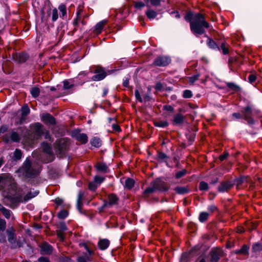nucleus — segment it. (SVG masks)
Masks as SVG:
<instances>
[{
	"label": "nucleus",
	"mask_w": 262,
	"mask_h": 262,
	"mask_svg": "<svg viewBox=\"0 0 262 262\" xmlns=\"http://www.w3.org/2000/svg\"><path fill=\"white\" fill-rule=\"evenodd\" d=\"M39 262H50L48 257L41 256L38 259Z\"/></svg>",
	"instance_id": "nucleus-64"
},
{
	"label": "nucleus",
	"mask_w": 262,
	"mask_h": 262,
	"mask_svg": "<svg viewBox=\"0 0 262 262\" xmlns=\"http://www.w3.org/2000/svg\"><path fill=\"white\" fill-rule=\"evenodd\" d=\"M145 6H146V3L142 1H137L134 3V7L137 9L141 10Z\"/></svg>",
	"instance_id": "nucleus-46"
},
{
	"label": "nucleus",
	"mask_w": 262,
	"mask_h": 262,
	"mask_svg": "<svg viewBox=\"0 0 262 262\" xmlns=\"http://www.w3.org/2000/svg\"><path fill=\"white\" fill-rule=\"evenodd\" d=\"M156 191V190L154 186L150 185L149 187H147L146 189H145V190L143 192V195H144V196L147 197L150 194L154 193Z\"/></svg>",
	"instance_id": "nucleus-37"
},
{
	"label": "nucleus",
	"mask_w": 262,
	"mask_h": 262,
	"mask_svg": "<svg viewBox=\"0 0 262 262\" xmlns=\"http://www.w3.org/2000/svg\"><path fill=\"white\" fill-rule=\"evenodd\" d=\"M51 15L52 17V21L53 22L56 21L58 18V12L57 9L54 8L53 9H51V8L49 7L47 10L46 15L45 12L43 10L41 11L42 20L47 21Z\"/></svg>",
	"instance_id": "nucleus-7"
},
{
	"label": "nucleus",
	"mask_w": 262,
	"mask_h": 262,
	"mask_svg": "<svg viewBox=\"0 0 262 262\" xmlns=\"http://www.w3.org/2000/svg\"><path fill=\"white\" fill-rule=\"evenodd\" d=\"M30 112V110L27 104L24 105L21 108V115L23 117L27 116Z\"/></svg>",
	"instance_id": "nucleus-43"
},
{
	"label": "nucleus",
	"mask_w": 262,
	"mask_h": 262,
	"mask_svg": "<svg viewBox=\"0 0 262 262\" xmlns=\"http://www.w3.org/2000/svg\"><path fill=\"white\" fill-rule=\"evenodd\" d=\"M84 16H76V17L73 19L72 24L74 26V29L72 31L73 34L75 33L77 30L78 28L79 27L80 24H81L82 25L84 26L86 25V21L84 20Z\"/></svg>",
	"instance_id": "nucleus-16"
},
{
	"label": "nucleus",
	"mask_w": 262,
	"mask_h": 262,
	"mask_svg": "<svg viewBox=\"0 0 262 262\" xmlns=\"http://www.w3.org/2000/svg\"><path fill=\"white\" fill-rule=\"evenodd\" d=\"M262 250V245L260 243L256 242L253 244L252 251L253 254L257 255L260 254Z\"/></svg>",
	"instance_id": "nucleus-22"
},
{
	"label": "nucleus",
	"mask_w": 262,
	"mask_h": 262,
	"mask_svg": "<svg viewBox=\"0 0 262 262\" xmlns=\"http://www.w3.org/2000/svg\"><path fill=\"white\" fill-rule=\"evenodd\" d=\"M110 245V241L107 239H100L98 243V246L101 250L106 249Z\"/></svg>",
	"instance_id": "nucleus-24"
},
{
	"label": "nucleus",
	"mask_w": 262,
	"mask_h": 262,
	"mask_svg": "<svg viewBox=\"0 0 262 262\" xmlns=\"http://www.w3.org/2000/svg\"><path fill=\"white\" fill-rule=\"evenodd\" d=\"M68 215V212L66 210H62L57 214V216L60 219H64Z\"/></svg>",
	"instance_id": "nucleus-50"
},
{
	"label": "nucleus",
	"mask_w": 262,
	"mask_h": 262,
	"mask_svg": "<svg viewBox=\"0 0 262 262\" xmlns=\"http://www.w3.org/2000/svg\"><path fill=\"white\" fill-rule=\"evenodd\" d=\"M148 7L149 8L146 11L145 14L148 19H153L156 17L158 13L157 11L150 8V6Z\"/></svg>",
	"instance_id": "nucleus-31"
},
{
	"label": "nucleus",
	"mask_w": 262,
	"mask_h": 262,
	"mask_svg": "<svg viewBox=\"0 0 262 262\" xmlns=\"http://www.w3.org/2000/svg\"><path fill=\"white\" fill-rule=\"evenodd\" d=\"M26 188V186L20 187H17V189L14 190L15 194L8 193L5 196L4 204L10 208L14 209L18 206L20 203H26L39 193L38 191H35L33 192L29 191L23 196V190Z\"/></svg>",
	"instance_id": "nucleus-2"
},
{
	"label": "nucleus",
	"mask_w": 262,
	"mask_h": 262,
	"mask_svg": "<svg viewBox=\"0 0 262 262\" xmlns=\"http://www.w3.org/2000/svg\"><path fill=\"white\" fill-rule=\"evenodd\" d=\"M0 211L7 219H9L12 214V212L10 210L4 207L1 203Z\"/></svg>",
	"instance_id": "nucleus-27"
},
{
	"label": "nucleus",
	"mask_w": 262,
	"mask_h": 262,
	"mask_svg": "<svg viewBox=\"0 0 262 262\" xmlns=\"http://www.w3.org/2000/svg\"><path fill=\"white\" fill-rule=\"evenodd\" d=\"M72 136L76 140L81 142L82 144H85L88 142V137L86 134L81 133L78 130H74L72 132Z\"/></svg>",
	"instance_id": "nucleus-11"
},
{
	"label": "nucleus",
	"mask_w": 262,
	"mask_h": 262,
	"mask_svg": "<svg viewBox=\"0 0 262 262\" xmlns=\"http://www.w3.org/2000/svg\"><path fill=\"white\" fill-rule=\"evenodd\" d=\"M184 18L189 23L190 29L193 35L199 37L205 34L204 36L207 37L206 43L208 47L215 51L220 50V47L216 42L205 34V29H210L211 26L203 14L189 11L185 14Z\"/></svg>",
	"instance_id": "nucleus-1"
},
{
	"label": "nucleus",
	"mask_w": 262,
	"mask_h": 262,
	"mask_svg": "<svg viewBox=\"0 0 262 262\" xmlns=\"http://www.w3.org/2000/svg\"><path fill=\"white\" fill-rule=\"evenodd\" d=\"M147 7H149V4L154 7H158L161 5L162 0H144Z\"/></svg>",
	"instance_id": "nucleus-32"
},
{
	"label": "nucleus",
	"mask_w": 262,
	"mask_h": 262,
	"mask_svg": "<svg viewBox=\"0 0 262 262\" xmlns=\"http://www.w3.org/2000/svg\"><path fill=\"white\" fill-rule=\"evenodd\" d=\"M135 181L130 178H127L125 180L124 187L125 189L130 190L135 185Z\"/></svg>",
	"instance_id": "nucleus-29"
},
{
	"label": "nucleus",
	"mask_w": 262,
	"mask_h": 262,
	"mask_svg": "<svg viewBox=\"0 0 262 262\" xmlns=\"http://www.w3.org/2000/svg\"><path fill=\"white\" fill-rule=\"evenodd\" d=\"M30 93L33 98H36L39 95L40 89L38 87L34 86L31 88Z\"/></svg>",
	"instance_id": "nucleus-38"
},
{
	"label": "nucleus",
	"mask_w": 262,
	"mask_h": 262,
	"mask_svg": "<svg viewBox=\"0 0 262 262\" xmlns=\"http://www.w3.org/2000/svg\"><path fill=\"white\" fill-rule=\"evenodd\" d=\"M241 112L244 119L247 121L249 124H253L254 123V120L251 117L252 112L251 107L247 106L243 108Z\"/></svg>",
	"instance_id": "nucleus-12"
},
{
	"label": "nucleus",
	"mask_w": 262,
	"mask_h": 262,
	"mask_svg": "<svg viewBox=\"0 0 262 262\" xmlns=\"http://www.w3.org/2000/svg\"><path fill=\"white\" fill-rule=\"evenodd\" d=\"M176 192L179 194H184L189 192L188 186H177L174 188Z\"/></svg>",
	"instance_id": "nucleus-23"
},
{
	"label": "nucleus",
	"mask_w": 262,
	"mask_h": 262,
	"mask_svg": "<svg viewBox=\"0 0 262 262\" xmlns=\"http://www.w3.org/2000/svg\"><path fill=\"white\" fill-rule=\"evenodd\" d=\"M185 121V117L181 113H177L173 116V119L171 120L172 124L174 125H180L184 123Z\"/></svg>",
	"instance_id": "nucleus-19"
},
{
	"label": "nucleus",
	"mask_w": 262,
	"mask_h": 262,
	"mask_svg": "<svg viewBox=\"0 0 262 262\" xmlns=\"http://www.w3.org/2000/svg\"><path fill=\"white\" fill-rule=\"evenodd\" d=\"M247 178L245 177H241L240 178H237L234 180V184H235L236 185L239 186L242 184L245 181H246Z\"/></svg>",
	"instance_id": "nucleus-51"
},
{
	"label": "nucleus",
	"mask_w": 262,
	"mask_h": 262,
	"mask_svg": "<svg viewBox=\"0 0 262 262\" xmlns=\"http://www.w3.org/2000/svg\"><path fill=\"white\" fill-rule=\"evenodd\" d=\"M41 120L47 125H55L56 120L52 115L48 113H43L41 116Z\"/></svg>",
	"instance_id": "nucleus-14"
},
{
	"label": "nucleus",
	"mask_w": 262,
	"mask_h": 262,
	"mask_svg": "<svg viewBox=\"0 0 262 262\" xmlns=\"http://www.w3.org/2000/svg\"><path fill=\"white\" fill-rule=\"evenodd\" d=\"M201 75L200 73H196L194 75L192 76L188 77V81L189 83L191 84H193L196 80L199 79V78L200 77Z\"/></svg>",
	"instance_id": "nucleus-44"
},
{
	"label": "nucleus",
	"mask_w": 262,
	"mask_h": 262,
	"mask_svg": "<svg viewBox=\"0 0 262 262\" xmlns=\"http://www.w3.org/2000/svg\"><path fill=\"white\" fill-rule=\"evenodd\" d=\"M209 215V213L206 212H201L200 213L199 220L201 223H204L208 220Z\"/></svg>",
	"instance_id": "nucleus-40"
},
{
	"label": "nucleus",
	"mask_w": 262,
	"mask_h": 262,
	"mask_svg": "<svg viewBox=\"0 0 262 262\" xmlns=\"http://www.w3.org/2000/svg\"><path fill=\"white\" fill-rule=\"evenodd\" d=\"M227 86L230 90L235 92H238L241 90L240 87L233 82H227Z\"/></svg>",
	"instance_id": "nucleus-41"
},
{
	"label": "nucleus",
	"mask_w": 262,
	"mask_h": 262,
	"mask_svg": "<svg viewBox=\"0 0 262 262\" xmlns=\"http://www.w3.org/2000/svg\"><path fill=\"white\" fill-rule=\"evenodd\" d=\"M257 226V223L256 221L254 222H248L246 223V227L250 231L255 230Z\"/></svg>",
	"instance_id": "nucleus-42"
},
{
	"label": "nucleus",
	"mask_w": 262,
	"mask_h": 262,
	"mask_svg": "<svg viewBox=\"0 0 262 262\" xmlns=\"http://www.w3.org/2000/svg\"><path fill=\"white\" fill-rule=\"evenodd\" d=\"M220 47V51H221L223 54L227 55L229 53V45L226 42L223 41L221 43Z\"/></svg>",
	"instance_id": "nucleus-28"
},
{
	"label": "nucleus",
	"mask_w": 262,
	"mask_h": 262,
	"mask_svg": "<svg viewBox=\"0 0 262 262\" xmlns=\"http://www.w3.org/2000/svg\"><path fill=\"white\" fill-rule=\"evenodd\" d=\"M248 251L249 247L247 245H244L240 249L236 250L235 253L246 255L248 253Z\"/></svg>",
	"instance_id": "nucleus-34"
},
{
	"label": "nucleus",
	"mask_w": 262,
	"mask_h": 262,
	"mask_svg": "<svg viewBox=\"0 0 262 262\" xmlns=\"http://www.w3.org/2000/svg\"><path fill=\"white\" fill-rule=\"evenodd\" d=\"M151 185L154 186L156 191H166L169 189L167 183L160 178L151 181Z\"/></svg>",
	"instance_id": "nucleus-8"
},
{
	"label": "nucleus",
	"mask_w": 262,
	"mask_h": 262,
	"mask_svg": "<svg viewBox=\"0 0 262 262\" xmlns=\"http://www.w3.org/2000/svg\"><path fill=\"white\" fill-rule=\"evenodd\" d=\"M108 201H105L109 207H112L113 205H116L118 204L119 200V198L116 194L114 193H111L108 195L107 196Z\"/></svg>",
	"instance_id": "nucleus-18"
},
{
	"label": "nucleus",
	"mask_w": 262,
	"mask_h": 262,
	"mask_svg": "<svg viewBox=\"0 0 262 262\" xmlns=\"http://www.w3.org/2000/svg\"><path fill=\"white\" fill-rule=\"evenodd\" d=\"M90 142L92 146H93L95 147H99L101 145V140L98 137H94L91 140Z\"/></svg>",
	"instance_id": "nucleus-36"
},
{
	"label": "nucleus",
	"mask_w": 262,
	"mask_h": 262,
	"mask_svg": "<svg viewBox=\"0 0 262 262\" xmlns=\"http://www.w3.org/2000/svg\"><path fill=\"white\" fill-rule=\"evenodd\" d=\"M29 56L26 53H21L16 54L15 59L19 63H24L27 61Z\"/></svg>",
	"instance_id": "nucleus-26"
},
{
	"label": "nucleus",
	"mask_w": 262,
	"mask_h": 262,
	"mask_svg": "<svg viewBox=\"0 0 262 262\" xmlns=\"http://www.w3.org/2000/svg\"><path fill=\"white\" fill-rule=\"evenodd\" d=\"M155 88L157 91H161L163 90V85L161 82H157Z\"/></svg>",
	"instance_id": "nucleus-62"
},
{
	"label": "nucleus",
	"mask_w": 262,
	"mask_h": 262,
	"mask_svg": "<svg viewBox=\"0 0 262 262\" xmlns=\"http://www.w3.org/2000/svg\"><path fill=\"white\" fill-rule=\"evenodd\" d=\"M97 187L98 185L95 181L91 182L89 184L88 188L89 190L92 191H95L97 188Z\"/></svg>",
	"instance_id": "nucleus-52"
},
{
	"label": "nucleus",
	"mask_w": 262,
	"mask_h": 262,
	"mask_svg": "<svg viewBox=\"0 0 262 262\" xmlns=\"http://www.w3.org/2000/svg\"><path fill=\"white\" fill-rule=\"evenodd\" d=\"M107 21L105 20H103L99 23H98L95 26L94 32L96 34H100L104 27V26L106 24Z\"/></svg>",
	"instance_id": "nucleus-21"
},
{
	"label": "nucleus",
	"mask_w": 262,
	"mask_h": 262,
	"mask_svg": "<svg viewBox=\"0 0 262 262\" xmlns=\"http://www.w3.org/2000/svg\"><path fill=\"white\" fill-rule=\"evenodd\" d=\"M187 171L186 169H183L180 171H178L176 174V178L177 179H180L183 177H184L186 174Z\"/></svg>",
	"instance_id": "nucleus-55"
},
{
	"label": "nucleus",
	"mask_w": 262,
	"mask_h": 262,
	"mask_svg": "<svg viewBox=\"0 0 262 262\" xmlns=\"http://www.w3.org/2000/svg\"><path fill=\"white\" fill-rule=\"evenodd\" d=\"M6 228V222L4 219H0V232H3Z\"/></svg>",
	"instance_id": "nucleus-54"
},
{
	"label": "nucleus",
	"mask_w": 262,
	"mask_h": 262,
	"mask_svg": "<svg viewBox=\"0 0 262 262\" xmlns=\"http://www.w3.org/2000/svg\"><path fill=\"white\" fill-rule=\"evenodd\" d=\"M105 180V178L102 177L96 176L94 177V181H95L97 184H101Z\"/></svg>",
	"instance_id": "nucleus-57"
},
{
	"label": "nucleus",
	"mask_w": 262,
	"mask_h": 262,
	"mask_svg": "<svg viewBox=\"0 0 262 262\" xmlns=\"http://www.w3.org/2000/svg\"><path fill=\"white\" fill-rule=\"evenodd\" d=\"M163 110L170 112L171 113H173L174 108L170 105H164L163 106Z\"/></svg>",
	"instance_id": "nucleus-59"
},
{
	"label": "nucleus",
	"mask_w": 262,
	"mask_h": 262,
	"mask_svg": "<svg viewBox=\"0 0 262 262\" xmlns=\"http://www.w3.org/2000/svg\"><path fill=\"white\" fill-rule=\"evenodd\" d=\"M63 89L64 90H69V89L72 88L74 86V84H70L68 80H66L63 81Z\"/></svg>",
	"instance_id": "nucleus-56"
},
{
	"label": "nucleus",
	"mask_w": 262,
	"mask_h": 262,
	"mask_svg": "<svg viewBox=\"0 0 262 262\" xmlns=\"http://www.w3.org/2000/svg\"><path fill=\"white\" fill-rule=\"evenodd\" d=\"M192 93L190 90H186L183 92V97L184 98H190L192 97Z\"/></svg>",
	"instance_id": "nucleus-53"
},
{
	"label": "nucleus",
	"mask_w": 262,
	"mask_h": 262,
	"mask_svg": "<svg viewBox=\"0 0 262 262\" xmlns=\"http://www.w3.org/2000/svg\"><path fill=\"white\" fill-rule=\"evenodd\" d=\"M236 61V59L234 57H230L228 59V64L231 70H233L232 64Z\"/></svg>",
	"instance_id": "nucleus-60"
},
{
	"label": "nucleus",
	"mask_w": 262,
	"mask_h": 262,
	"mask_svg": "<svg viewBox=\"0 0 262 262\" xmlns=\"http://www.w3.org/2000/svg\"><path fill=\"white\" fill-rule=\"evenodd\" d=\"M23 153L20 149H16L13 153L12 159L14 161L20 160L21 159Z\"/></svg>",
	"instance_id": "nucleus-33"
},
{
	"label": "nucleus",
	"mask_w": 262,
	"mask_h": 262,
	"mask_svg": "<svg viewBox=\"0 0 262 262\" xmlns=\"http://www.w3.org/2000/svg\"><path fill=\"white\" fill-rule=\"evenodd\" d=\"M42 147L43 152L50 155H53L52 148L48 143H43Z\"/></svg>",
	"instance_id": "nucleus-35"
},
{
	"label": "nucleus",
	"mask_w": 262,
	"mask_h": 262,
	"mask_svg": "<svg viewBox=\"0 0 262 262\" xmlns=\"http://www.w3.org/2000/svg\"><path fill=\"white\" fill-rule=\"evenodd\" d=\"M40 248L41 254L51 255L53 252V248L47 242L42 243L40 246Z\"/></svg>",
	"instance_id": "nucleus-17"
},
{
	"label": "nucleus",
	"mask_w": 262,
	"mask_h": 262,
	"mask_svg": "<svg viewBox=\"0 0 262 262\" xmlns=\"http://www.w3.org/2000/svg\"><path fill=\"white\" fill-rule=\"evenodd\" d=\"M59 262H74L70 258L67 256H61L59 258Z\"/></svg>",
	"instance_id": "nucleus-58"
},
{
	"label": "nucleus",
	"mask_w": 262,
	"mask_h": 262,
	"mask_svg": "<svg viewBox=\"0 0 262 262\" xmlns=\"http://www.w3.org/2000/svg\"><path fill=\"white\" fill-rule=\"evenodd\" d=\"M58 10H59L60 14L59 16L62 19H64L67 17V7L64 4H61L58 6Z\"/></svg>",
	"instance_id": "nucleus-30"
},
{
	"label": "nucleus",
	"mask_w": 262,
	"mask_h": 262,
	"mask_svg": "<svg viewBox=\"0 0 262 262\" xmlns=\"http://www.w3.org/2000/svg\"><path fill=\"white\" fill-rule=\"evenodd\" d=\"M112 128L114 131L117 132H120L121 131L120 127L116 123L112 124Z\"/></svg>",
	"instance_id": "nucleus-63"
},
{
	"label": "nucleus",
	"mask_w": 262,
	"mask_h": 262,
	"mask_svg": "<svg viewBox=\"0 0 262 262\" xmlns=\"http://www.w3.org/2000/svg\"><path fill=\"white\" fill-rule=\"evenodd\" d=\"M32 129L34 137L37 139L41 137L45 133V128L39 122L35 123L32 125Z\"/></svg>",
	"instance_id": "nucleus-10"
},
{
	"label": "nucleus",
	"mask_w": 262,
	"mask_h": 262,
	"mask_svg": "<svg viewBox=\"0 0 262 262\" xmlns=\"http://www.w3.org/2000/svg\"><path fill=\"white\" fill-rule=\"evenodd\" d=\"M169 157L165 153L162 151H158L156 160L160 162H167Z\"/></svg>",
	"instance_id": "nucleus-25"
},
{
	"label": "nucleus",
	"mask_w": 262,
	"mask_h": 262,
	"mask_svg": "<svg viewBox=\"0 0 262 262\" xmlns=\"http://www.w3.org/2000/svg\"><path fill=\"white\" fill-rule=\"evenodd\" d=\"M11 140L14 142H18L20 140V136L16 132L12 131L10 135Z\"/></svg>",
	"instance_id": "nucleus-39"
},
{
	"label": "nucleus",
	"mask_w": 262,
	"mask_h": 262,
	"mask_svg": "<svg viewBox=\"0 0 262 262\" xmlns=\"http://www.w3.org/2000/svg\"><path fill=\"white\" fill-rule=\"evenodd\" d=\"M95 168L97 171L104 173L109 172L110 170L106 164L99 162L95 165Z\"/></svg>",
	"instance_id": "nucleus-20"
},
{
	"label": "nucleus",
	"mask_w": 262,
	"mask_h": 262,
	"mask_svg": "<svg viewBox=\"0 0 262 262\" xmlns=\"http://www.w3.org/2000/svg\"><path fill=\"white\" fill-rule=\"evenodd\" d=\"M6 233L7 234L8 241L11 245V249H16L23 246L24 241L20 240L19 239H17L16 234L13 228L8 229L6 230Z\"/></svg>",
	"instance_id": "nucleus-6"
},
{
	"label": "nucleus",
	"mask_w": 262,
	"mask_h": 262,
	"mask_svg": "<svg viewBox=\"0 0 262 262\" xmlns=\"http://www.w3.org/2000/svg\"><path fill=\"white\" fill-rule=\"evenodd\" d=\"M234 185V183L231 181H224L221 183L217 189L220 192H227L231 189Z\"/></svg>",
	"instance_id": "nucleus-15"
},
{
	"label": "nucleus",
	"mask_w": 262,
	"mask_h": 262,
	"mask_svg": "<svg viewBox=\"0 0 262 262\" xmlns=\"http://www.w3.org/2000/svg\"><path fill=\"white\" fill-rule=\"evenodd\" d=\"M66 144L67 143L64 139H61L59 141L58 148L60 152L62 151L66 148Z\"/></svg>",
	"instance_id": "nucleus-47"
},
{
	"label": "nucleus",
	"mask_w": 262,
	"mask_h": 262,
	"mask_svg": "<svg viewBox=\"0 0 262 262\" xmlns=\"http://www.w3.org/2000/svg\"><path fill=\"white\" fill-rule=\"evenodd\" d=\"M90 72L94 74L91 79L94 81H99L104 79L107 76L105 68L100 66H94L90 68Z\"/></svg>",
	"instance_id": "nucleus-5"
},
{
	"label": "nucleus",
	"mask_w": 262,
	"mask_h": 262,
	"mask_svg": "<svg viewBox=\"0 0 262 262\" xmlns=\"http://www.w3.org/2000/svg\"><path fill=\"white\" fill-rule=\"evenodd\" d=\"M169 123L166 121H158L154 122V125L156 127H165L168 125Z\"/></svg>",
	"instance_id": "nucleus-45"
},
{
	"label": "nucleus",
	"mask_w": 262,
	"mask_h": 262,
	"mask_svg": "<svg viewBox=\"0 0 262 262\" xmlns=\"http://www.w3.org/2000/svg\"><path fill=\"white\" fill-rule=\"evenodd\" d=\"M171 59L167 56H162L156 58L152 62L155 67H166L171 62Z\"/></svg>",
	"instance_id": "nucleus-9"
},
{
	"label": "nucleus",
	"mask_w": 262,
	"mask_h": 262,
	"mask_svg": "<svg viewBox=\"0 0 262 262\" xmlns=\"http://www.w3.org/2000/svg\"><path fill=\"white\" fill-rule=\"evenodd\" d=\"M19 170L22 172L25 177L27 178H34L36 177L39 173L38 170L32 168L31 161L28 158L26 159Z\"/></svg>",
	"instance_id": "nucleus-4"
},
{
	"label": "nucleus",
	"mask_w": 262,
	"mask_h": 262,
	"mask_svg": "<svg viewBox=\"0 0 262 262\" xmlns=\"http://www.w3.org/2000/svg\"><path fill=\"white\" fill-rule=\"evenodd\" d=\"M228 156H229V153L225 151L224 152V153L222 155L220 156L219 159L221 161H223L224 160H225L228 157Z\"/></svg>",
	"instance_id": "nucleus-61"
},
{
	"label": "nucleus",
	"mask_w": 262,
	"mask_h": 262,
	"mask_svg": "<svg viewBox=\"0 0 262 262\" xmlns=\"http://www.w3.org/2000/svg\"><path fill=\"white\" fill-rule=\"evenodd\" d=\"M91 261V258L88 255L79 256L77 258V262H89Z\"/></svg>",
	"instance_id": "nucleus-49"
},
{
	"label": "nucleus",
	"mask_w": 262,
	"mask_h": 262,
	"mask_svg": "<svg viewBox=\"0 0 262 262\" xmlns=\"http://www.w3.org/2000/svg\"><path fill=\"white\" fill-rule=\"evenodd\" d=\"M199 189L202 191H207L209 189L208 183L204 181H201L199 184Z\"/></svg>",
	"instance_id": "nucleus-48"
},
{
	"label": "nucleus",
	"mask_w": 262,
	"mask_h": 262,
	"mask_svg": "<svg viewBox=\"0 0 262 262\" xmlns=\"http://www.w3.org/2000/svg\"><path fill=\"white\" fill-rule=\"evenodd\" d=\"M7 186L9 187V190L14 191L17 189V184L10 173L0 174V190H3Z\"/></svg>",
	"instance_id": "nucleus-3"
},
{
	"label": "nucleus",
	"mask_w": 262,
	"mask_h": 262,
	"mask_svg": "<svg viewBox=\"0 0 262 262\" xmlns=\"http://www.w3.org/2000/svg\"><path fill=\"white\" fill-rule=\"evenodd\" d=\"M210 262H218L222 255V250L219 248L212 249L210 252Z\"/></svg>",
	"instance_id": "nucleus-13"
}]
</instances>
